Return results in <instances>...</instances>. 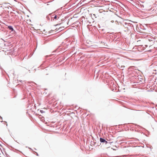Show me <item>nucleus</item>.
<instances>
[{
    "instance_id": "f257e3e1",
    "label": "nucleus",
    "mask_w": 157,
    "mask_h": 157,
    "mask_svg": "<svg viewBox=\"0 0 157 157\" xmlns=\"http://www.w3.org/2000/svg\"><path fill=\"white\" fill-rule=\"evenodd\" d=\"M48 57L49 56L48 55H46L45 56V59L46 61L44 62L43 63V65L44 66L43 67L46 66V67L43 69V70L44 72V74L46 75H48L49 72V65H48V61H47V60H48Z\"/></svg>"
},
{
    "instance_id": "f03ea898",
    "label": "nucleus",
    "mask_w": 157,
    "mask_h": 157,
    "mask_svg": "<svg viewBox=\"0 0 157 157\" xmlns=\"http://www.w3.org/2000/svg\"><path fill=\"white\" fill-rule=\"evenodd\" d=\"M130 21H127V22H124L123 24L125 28H127L128 29H130L133 27V25L130 23L128 22Z\"/></svg>"
},
{
    "instance_id": "7ed1b4c3",
    "label": "nucleus",
    "mask_w": 157,
    "mask_h": 157,
    "mask_svg": "<svg viewBox=\"0 0 157 157\" xmlns=\"http://www.w3.org/2000/svg\"><path fill=\"white\" fill-rule=\"evenodd\" d=\"M50 16L51 17V21H54L58 19L59 18V17L54 14H51L50 13Z\"/></svg>"
},
{
    "instance_id": "20e7f679",
    "label": "nucleus",
    "mask_w": 157,
    "mask_h": 157,
    "mask_svg": "<svg viewBox=\"0 0 157 157\" xmlns=\"http://www.w3.org/2000/svg\"><path fill=\"white\" fill-rule=\"evenodd\" d=\"M53 31H54V33H55L56 31H54V30H51L50 31V40H52V38L54 37H56V36H55V35H56V33H54V34H52V32Z\"/></svg>"
},
{
    "instance_id": "39448f33",
    "label": "nucleus",
    "mask_w": 157,
    "mask_h": 157,
    "mask_svg": "<svg viewBox=\"0 0 157 157\" xmlns=\"http://www.w3.org/2000/svg\"><path fill=\"white\" fill-rule=\"evenodd\" d=\"M7 28L9 30H10L11 32H15L16 31L14 30L13 28V27L11 25H9L7 26Z\"/></svg>"
},
{
    "instance_id": "423d86ee",
    "label": "nucleus",
    "mask_w": 157,
    "mask_h": 157,
    "mask_svg": "<svg viewBox=\"0 0 157 157\" xmlns=\"http://www.w3.org/2000/svg\"><path fill=\"white\" fill-rule=\"evenodd\" d=\"M48 117H46V119L44 120V123L45 124H46L47 126L49 125L48 124V123L49 122L48 121Z\"/></svg>"
},
{
    "instance_id": "0eeeda50",
    "label": "nucleus",
    "mask_w": 157,
    "mask_h": 157,
    "mask_svg": "<svg viewBox=\"0 0 157 157\" xmlns=\"http://www.w3.org/2000/svg\"><path fill=\"white\" fill-rule=\"evenodd\" d=\"M105 140H106L105 139L102 138H100V141L101 143H104L105 142Z\"/></svg>"
},
{
    "instance_id": "6e6552de",
    "label": "nucleus",
    "mask_w": 157,
    "mask_h": 157,
    "mask_svg": "<svg viewBox=\"0 0 157 157\" xmlns=\"http://www.w3.org/2000/svg\"><path fill=\"white\" fill-rule=\"evenodd\" d=\"M9 4H10V3H9L5 2L4 3H3L2 4V5H3V6H4L5 7L7 8L8 6V5Z\"/></svg>"
},
{
    "instance_id": "1a4fd4ad",
    "label": "nucleus",
    "mask_w": 157,
    "mask_h": 157,
    "mask_svg": "<svg viewBox=\"0 0 157 157\" xmlns=\"http://www.w3.org/2000/svg\"><path fill=\"white\" fill-rule=\"evenodd\" d=\"M112 143V142H108L107 141L105 140V142L104 143H105V145L106 144H108L109 145H110L111 144V143Z\"/></svg>"
},
{
    "instance_id": "9d476101",
    "label": "nucleus",
    "mask_w": 157,
    "mask_h": 157,
    "mask_svg": "<svg viewBox=\"0 0 157 157\" xmlns=\"http://www.w3.org/2000/svg\"><path fill=\"white\" fill-rule=\"evenodd\" d=\"M56 51V50L55 51H54L53 52H52V53L51 54H50V55H49V56H50V58L52 56V55H55V54H54V52L55 51Z\"/></svg>"
},
{
    "instance_id": "9b49d317",
    "label": "nucleus",
    "mask_w": 157,
    "mask_h": 157,
    "mask_svg": "<svg viewBox=\"0 0 157 157\" xmlns=\"http://www.w3.org/2000/svg\"><path fill=\"white\" fill-rule=\"evenodd\" d=\"M44 3L45 4L47 3V4L45 5V6H47L49 5L48 3H49V0H48V1H47L46 2H44Z\"/></svg>"
},
{
    "instance_id": "f8f14e48",
    "label": "nucleus",
    "mask_w": 157,
    "mask_h": 157,
    "mask_svg": "<svg viewBox=\"0 0 157 157\" xmlns=\"http://www.w3.org/2000/svg\"><path fill=\"white\" fill-rule=\"evenodd\" d=\"M33 153L34 154L36 155L37 156H39V155H38V153L36 151H33Z\"/></svg>"
},
{
    "instance_id": "ddd939ff",
    "label": "nucleus",
    "mask_w": 157,
    "mask_h": 157,
    "mask_svg": "<svg viewBox=\"0 0 157 157\" xmlns=\"http://www.w3.org/2000/svg\"><path fill=\"white\" fill-rule=\"evenodd\" d=\"M40 111L41 113H45L46 112V111L42 110H40Z\"/></svg>"
},
{
    "instance_id": "4468645a",
    "label": "nucleus",
    "mask_w": 157,
    "mask_h": 157,
    "mask_svg": "<svg viewBox=\"0 0 157 157\" xmlns=\"http://www.w3.org/2000/svg\"><path fill=\"white\" fill-rule=\"evenodd\" d=\"M110 147V145H108V144H106V146H105V147L106 148H108Z\"/></svg>"
},
{
    "instance_id": "2eb2a0df",
    "label": "nucleus",
    "mask_w": 157,
    "mask_h": 157,
    "mask_svg": "<svg viewBox=\"0 0 157 157\" xmlns=\"http://www.w3.org/2000/svg\"><path fill=\"white\" fill-rule=\"evenodd\" d=\"M135 126H137L139 127V128H142V127H141V126H140V125H137V124H135Z\"/></svg>"
},
{
    "instance_id": "dca6fc26",
    "label": "nucleus",
    "mask_w": 157,
    "mask_h": 157,
    "mask_svg": "<svg viewBox=\"0 0 157 157\" xmlns=\"http://www.w3.org/2000/svg\"><path fill=\"white\" fill-rule=\"evenodd\" d=\"M46 18H47V19H48V20H49V16H48V15H47L46 16Z\"/></svg>"
},
{
    "instance_id": "f3484780",
    "label": "nucleus",
    "mask_w": 157,
    "mask_h": 157,
    "mask_svg": "<svg viewBox=\"0 0 157 157\" xmlns=\"http://www.w3.org/2000/svg\"><path fill=\"white\" fill-rule=\"evenodd\" d=\"M140 5L139 6H141V7H144V6L143 5H141V4H139L138 6Z\"/></svg>"
},
{
    "instance_id": "a211bd4d",
    "label": "nucleus",
    "mask_w": 157,
    "mask_h": 157,
    "mask_svg": "<svg viewBox=\"0 0 157 157\" xmlns=\"http://www.w3.org/2000/svg\"><path fill=\"white\" fill-rule=\"evenodd\" d=\"M29 148V149H30V150H31V151H32L33 152V151H34L33 150V149H32L31 148H30V147H29V148Z\"/></svg>"
},
{
    "instance_id": "6ab92c4d",
    "label": "nucleus",
    "mask_w": 157,
    "mask_h": 157,
    "mask_svg": "<svg viewBox=\"0 0 157 157\" xmlns=\"http://www.w3.org/2000/svg\"><path fill=\"white\" fill-rule=\"evenodd\" d=\"M49 130H48L45 129V131H44L45 132H48Z\"/></svg>"
},
{
    "instance_id": "aec40b11",
    "label": "nucleus",
    "mask_w": 157,
    "mask_h": 157,
    "mask_svg": "<svg viewBox=\"0 0 157 157\" xmlns=\"http://www.w3.org/2000/svg\"><path fill=\"white\" fill-rule=\"evenodd\" d=\"M0 118L1 120H2L3 119L2 117L1 116H0Z\"/></svg>"
},
{
    "instance_id": "412c9836",
    "label": "nucleus",
    "mask_w": 157,
    "mask_h": 157,
    "mask_svg": "<svg viewBox=\"0 0 157 157\" xmlns=\"http://www.w3.org/2000/svg\"><path fill=\"white\" fill-rule=\"evenodd\" d=\"M19 82H22V80H19Z\"/></svg>"
},
{
    "instance_id": "4be33fe9",
    "label": "nucleus",
    "mask_w": 157,
    "mask_h": 157,
    "mask_svg": "<svg viewBox=\"0 0 157 157\" xmlns=\"http://www.w3.org/2000/svg\"><path fill=\"white\" fill-rule=\"evenodd\" d=\"M4 122H6V126H7L8 124H7V122L6 121H4Z\"/></svg>"
},
{
    "instance_id": "5701e85b",
    "label": "nucleus",
    "mask_w": 157,
    "mask_h": 157,
    "mask_svg": "<svg viewBox=\"0 0 157 157\" xmlns=\"http://www.w3.org/2000/svg\"><path fill=\"white\" fill-rule=\"evenodd\" d=\"M28 10L29 11V12L30 13H31L32 14L31 12V11H30V10Z\"/></svg>"
},
{
    "instance_id": "b1692460",
    "label": "nucleus",
    "mask_w": 157,
    "mask_h": 157,
    "mask_svg": "<svg viewBox=\"0 0 157 157\" xmlns=\"http://www.w3.org/2000/svg\"><path fill=\"white\" fill-rule=\"evenodd\" d=\"M0 146L1 147H2V144H0Z\"/></svg>"
},
{
    "instance_id": "393cba45",
    "label": "nucleus",
    "mask_w": 157,
    "mask_h": 157,
    "mask_svg": "<svg viewBox=\"0 0 157 157\" xmlns=\"http://www.w3.org/2000/svg\"><path fill=\"white\" fill-rule=\"evenodd\" d=\"M0 122L2 123V122H3V121H1Z\"/></svg>"
},
{
    "instance_id": "a878e982",
    "label": "nucleus",
    "mask_w": 157,
    "mask_h": 157,
    "mask_svg": "<svg viewBox=\"0 0 157 157\" xmlns=\"http://www.w3.org/2000/svg\"><path fill=\"white\" fill-rule=\"evenodd\" d=\"M47 136H46V137H45V138H46V139H47Z\"/></svg>"
},
{
    "instance_id": "bb28decb",
    "label": "nucleus",
    "mask_w": 157,
    "mask_h": 157,
    "mask_svg": "<svg viewBox=\"0 0 157 157\" xmlns=\"http://www.w3.org/2000/svg\"><path fill=\"white\" fill-rule=\"evenodd\" d=\"M39 104V105H40V103H38Z\"/></svg>"
},
{
    "instance_id": "cd10ccee",
    "label": "nucleus",
    "mask_w": 157,
    "mask_h": 157,
    "mask_svg": "<svg viewBox=\"0 0 157 157\" xmlns=\"http://www.w3.org/2000/svg\"><path fill=\"white\" fill-rule=\"evenodd\" d=\"M156 32L157 33V29H156Z\"/></svg>"
},
{
    "instance_id": "c85d7f7f",
    "label": "nucleus",
    "mask_w": 157,
    "mask_h": 157,
    "mask_svg": "<svg viewBox=\"0 0 157 157\" xmlns=\"http://www.w3.org/2000/svg\"><path fill=\"white\" fill-rule=\"evenodd\" d=\"M44 109H46V108H43Z\"/></svg>"
},
{
    "instance_id": "c756f323",
    "label": "nucleus",
    "mask_w": 157,
    "mask_h": 157,
    "mask_svg": "<svg viewBox=\"0 0 157 157\" xmlns=\"http://www.w3.org/2000/svg\"><path fill=\"white\" fill-rule=\"evenodd\" d=\"M33 83H34V84H36V83H35L34 82H33Z\"/></svg>"
},
{
    "instance_id": "7c9ffc66",
    "label": "nucleus",
    "mask_w": 157,
    "mask_h": 157,
    "mask_svg": "<svg viewBox=\"0 0 157 157\" xmlns=\"http://www.w3.org/2000/svg\"><path fill=\"white\" fill-rule=\"evenodd\" d=\"M34 149H35V150H36V148H34Z\"/></svg>"
},
{
    "instance_id": "2f4dec72",
    "label": "nucleus",
    "mask_w": 157,
    "mask_h": 157,
    "mask_svg": "<svg viewBox=\"0 0 157 157\" xmlns=\"http://www.w3.org/2000/svg\"><path fill=\"white\" fill-rule=\"evenodd\" d=\"M49 111H50V112H51V110L50 109Z\"/></svg>"
},
{
    "instance_id": "473e14b6",
    "label": "nucleus",
    "mask_w": 157,
    "mask_h": 157,
    "mask_svg": "<svg viewBox=\"0 0 157 157\" xmlns=\"http://www.w3.org/2000/svg\"><path fill=\"white\" fill-rule=\"evenodd\" d=\"M44 32L45 31V30H44L43 31Z\"/></svg>"
},
{
    "instance_id": "72a5a7b5",
    "label": "nucleus",
    "mask_w": 157,
    "mask_h": 157,
    "mask_svg": "<svg viewBox=\"0 0 157 157\" xmlns=\"http://www.w3.org/2000/svg\"><path fill=\"white\" fill-rule=\"evenodd\" d=\"M34 70H35V71H36V69H34Z\"/></svg>"
},
{
    "instance_id": "f704fd0d",
    "label": "nucleus",
    "mask_w": 157,
    "mask_h": 157,
    "mask_svg": "<svg viewBox=\"0 0 157 157\" xmlns=\"http://www.w3.org/2000/svg\"><path fill=\"white\" fill-rule=\"evenodd\" d=\"M8 155L9 156H10V155Z\"/></svg>"
},
{
    "instance_id": "c9c22d12",
    "label": "nucleus",
    "mask_w": 157,
    "mask_h": 157,
    "mask_svg": "<svg viewBox=\"0 0 157 157\" xmlns=\"http://www.w3.org/2000/svg\"><path fill=\"white\" fill-rule=\"evenodd\" d=\"M8 155L9 156H10V155Z\"/></svg>"
},
{
    "instance_id": "e433bc0d",
    "label": "nucleus",
    "mask_w": 157,
    "mask_h": 157,
    "mask_svg": "<svg viewBox=\"0 0 157 157\" xmlns=\"http://www.w3.org/2000/svg\"><path fill=\"white\" fill-rule=\"evenodd\" d=\"M8 155L9 156H10V155Z\"/></svg>"
},
{
    "instance_id": "4c0bfd02",
    "label": "nucleus",
    "mask_w": 157,
    "mask_h": 157,
    "mask_svg": "<svg viewBox=\"0 0 157 157\" xmlns=\"http://www.w3.org/2000/svg\"><path fill=\"white\" fill-rule=\"evenodd\" d=\"M29 72H30V70H29Z\"/></svg>"
},
{
    "instance_id": "58836bf2",
    "label": "nucleus",
    "mask_w": 157,
    "mask_h": 157,
    "mask_svg": "<svg viewBox=\"0 0 157 157\" xmlns=\"http://www.w3.org/2000/svg\"><path fill=\"white\" fill-rule=\"evenodd\" d=\"M27 16L29 17V15H27Z\"/></svg>"
}]
</instances>
